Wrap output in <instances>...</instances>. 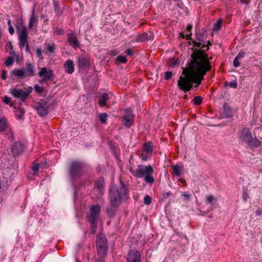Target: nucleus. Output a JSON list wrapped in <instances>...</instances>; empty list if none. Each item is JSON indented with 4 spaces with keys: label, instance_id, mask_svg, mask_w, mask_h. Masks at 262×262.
<instances>
[{
    "label": "nucleus",
    "instance_id": "nucleus-49",
    "mask_svg": "<svg viewBox=\"0 0 262 262\" xmlns=\"http://www.w3.org/2000/svg\"><path fill=\"white\" fill-rule=\"evenodd\" d=\"M125 53L128 55H132L133 54V51L132 49L129 48L125 51Z\"/></svg>",
    "mask_w": 262,
    "mask_h": 262
},
{
    "label": "nucleus",
    "instance_id": "nucleus-33",
    "mask_svg": "<svg viewBox=\"0 0 262 262\" xmlns=\"http://www.w3.org/2000/svg\"><path fill=\"white\" fill-rule=\"evenodd\" d=\"M202 100L203 99L201 96H195L193 99V102L195 105H199L202 103Z\"/></svg>",
    "mask_w": 262,
    "mask_h": 262
},
{
    "label": "nucleus",
    "instance_id": "nucleus-62",
    "mask_svg": "<svg viewBox=\"0 0 262 262\" xmlns=\"http://www.w3.org/2000/svg\"><path fill=\"white\" fill-rule=\"evenodd\" d=\"M96 262H104V261L103 260H102L101 259H98L96 260Z\"/></svg>",
    "mask_w": 262,
    "mask_h": 262
},
{
    "label": "nucleus",
    "instance_id": "nucleus-19",
    "mask_svg": "<svg viewBox=\"0 0 262 262\" xmlns=\"http://www.w3.org/2000/svg\"><path fill=\"white\" fill-rule=\"evenodd\" d=\"M11 74L19 79H23L26 77L24 69H15L12 71Z\"/></svg>",
    "mask_w": 262,
    "mask_h": 262
},
{
    "label": "nucleus",
    "instance_id": "nucleus-23",
    "mask_svg": "<svg viewBox=\"0 0 262 262\" xmlns=\"http://www.w3.org/2000/svg\"><path fill=\"white\" fill-rule=\"evenodd\" d=\"M173 170V174L176 176H180L183 170V166L178 164L171 165Z\"/></svg>",
    "mask_w": 262,
    "mask_h": 262
},
{
    "label": "nucleus",
    "instance_id": "nucleus-20",
    "mask_svg": "<svg viewBox=\"0 0 262 262\" xmlns=\"http://www.w3.org/2000/svg\"><path fill=\"white\" fill-rule=\"evenodd\" d=\"M26 76L32 77L34 75V68L32 64H26V69L25 70Z\"/></svg>",
    "mask_w": 262,
    "mask_h": 262
},
{
    "label": "nucleus",
    "instance_id": "nucleus-40",
    "mask_svg": "<svg viewBox=\"0 0 262 262\" xmlns=\"http://www.w3.org/2000/svg\"><path fill=\"white\" fill-rule=\"evenodd\" d=\"M214 200V198L213 195H209L206 196V202L207 203L212 204Z\"/></svg>",
    "mask_w": 262,
    "mask_h": 262
},
{
    "label": "nucleus",
    "instance_id": "nucleus-34",
    "mask_svg": "<svg viewBox=\"0 0 262 262\" xmlns=\"http://www.w3.org/2000/svg\"><path fill=\"white\" fill-rule=\"evenodd\" d=\"M14 58L10 56L6 59V60L5 62V64H6V66L9 67L13 64V63H14Z\"/></svg>",
    "mask_w": 262,
    "mask_h": 262
},
{
    "label": "nucleus",
    "instance_id": "nucleus-13",
    "mask_svg": "<svg viewBox=\"0 0 262 262\" xmlns=\"http://www.w3.org/2000/svg\"><path fill=\"white\" fill-rule=\"evenodd\" d=\"M36 110L40 116L44 117L48 114L49 106L46 102H39L37 104Z\"/></svg>",
    "mask_w": 262,
    "mask_h": 262
},
{
    "label": "nucleus",
    "instance_id": "nucleus-42",
    "mask_svg": "<svg viewBox=\"0 0 262 262\" xmlns=\"http://www.w3.org/2000/svg\"><path fill=\"white\" fill-rule=\"evenodd\" d=\"M172 75V73L171 72L167 71L165 73V79L166 80H169L171 78Z\"/></svg>",
    "mask_w": 262,
    "mask_h": 262
},
{
    "label": "nucleus",
    "instance_id": "nucleus-50",
    "mask_svg": "<svg viewBox=\"0 0 262 262\" xmlns=\"http://www.w3.org/2000/svg\"><path fill=\"white\" fill-rule=\"evenodd\" d=\"M55 32L58 35H61L63 33V30L62 29H60L59 28H57L55 30Z\"/></svg>",
    "mask_w": 262,
    "mask_h": 262
},
{
    "label": "nucleus",
    "instance_id": "nucleus-1",
    "mask_svg": "<svg viewBox=\"0 0 262 262\" xmlns=\"http://www.w3.org/2000/svg\"><path fill=\"white\" fill-rule=\"evenodd\" d=\"M192 50L193 51L190 56L191 60L182 72L184 76H180L178 81L179 89L185 93L192 89L193 83L200 85L212 67L210 61L212 57H208L206 50L193 48Z\"/></svg>",
    "mask_w": 262,
    "mask_h": 262
},
{
    "label": "nucleus",
    "instance_id": "nucleus-5",
    "mask_svg": "<svg viewBox=\"0 0 262 262\" xmlns=\"http://www.w3.org/2000/svg\"><path fill=\"white\" fill-rule=\"evenodd\" d=\"M241 139L248 143L251 147H258L260 145V141L257 139H253L249 129L243 127L241 134Z\"/></svg>",
    "mask_w": 262,
    "mask_h": 262
},
{
    "label": "nucleus",
    "instance_id": "nucleus-26",
    "mask_svg": "<svg viewBox=\"0 0 262 262\" xmlns=\"http://www.w3.org/2000/svg\"><path fill=\"white\" fill-rule=\"evenodd\" d=\"M7 128V122L5 118L0 119V132H3Z\"/></svg>",
    "mask_w": 262,
    "mask_h": 262
},
{
    "label": "nucleus",
    "instance_id": "nucleus-37",
    "mask_svg": "<svg viewBox=\"0 0 262 262\" xmlns=\"http://www.w3.org/2000/svg\"><path fill=\"white\" fill-rule=\"evenodd\" d=\"M192 43L193 46L197 47L198 48H199V49H204V48L206 47L205 45H202L201 43L200 42H197L196 41H192Z\"/></svg>",
    "mask_w": 262,
    "mask_h": 262
},
{
    "label": "nucleus",
    "instance_id": "nucleus-44",
    "mask_svg": "<svg viewBox=\"0 0 262 262\" xmlns=\"http://www.w3.org/2000/svg\"><path fill=\"white\" fill-rule=\"evenodd\" d=\"M34 89H35V91L38 93L42 92V91H43L42 88L38 86V85H36L34 86Z\"/></svg>",
    "mask_w": 262,
    "mask_h": 262
},
{
    "label": "nucleus",
    "instance_id": "nucleus-12",
    "mask_svg": "<svg viewBox=\"0 0 262 262\" xmlns=\"http://www.w3.org/2000/svg\"><path fill=\"white\" fill-rule=\"evenodd\" d=\"M67 41L69 45L75 49L80 47V41L78 38L73 32L68 34Z\"/></svg>",
    "mask_w": 262,
    "mask_h": 262
},
{
    "label": "nucleus",
    "instance_id": "nucleus-58",
    "mask_svg": "<svg viewBox=\"0 0 262 262\" xmlns=\"http://www.w3.org/2000/svg\"><path fill=\"white\" fill-rule=\"evenodd\" d=\"M192 28V26L191 25H188L186 28L187 31H190Z\"/></svg>",
    "mask_w": 262,
    "mask_h": 262
},
{
    "label": "nucleus",
    "instance_id": "nucleus-53",
    "mask_svg": "<svg viewBox=\"0 0 262 262\" xmlns=\"http://www.w3.org/2000/svg\"><path fill=\"white\" fill-rule=\"evenodd\" d=\"M118 53V52L116 50H112L110 51V55H115L117 54Z\"/></svg>",
    "mask_w": 262,
    "mask_h": 262
},
{
    "label": "nucleus",
    "instance_id": "nucleus-43",
    "mask_svg": "<svg viewBox=\"0 0 262 262\" xmlns=\"http://www.w3.org/2000/svg\"><path fill=\"white\" fill-rule=\"evenodd\" d=\"M239 60L236 57H235L234 60H233V66L234 67L236 68L238 67L240 65V63L239 62Z\"/></svg>",
    "mask_w": 262,
    "mask_h": 262
},
{
    "label": "nucleus",
    "instance_id": "nucleus-55",
    "mask_svg": "<svg viewBox=\"0 0 262 262\" xmlns=\"http://www.w3.org/2000/svg\"><path fill=\"white\" fill-rule=\"evenodd\" d=\"M179 181L181 182L182 184L184 185V186H186V181L183 179H180Z\"/></svg>",
    "mask_w": 262,
    "mask_h": 262
},
{
    "label": "nucleus",
    "instance_id": "nucleus-21",
    "mask_svg": "<svg viewBox=\"0 0 262 262\" xmlns=\"http://www.w3.org/2000/svg\"><path fill=\"white\" fill-rule=\"evenodd\" d=\"M108 100V94L106 93H104L100 96L98 104L100 106H104L106 105Z\"/></svg>",
    "mask_w": 262,
    "mask_h": 262
},
{
    "label": "nucleus",
    "instance_id": "nucleus-32",
    "mask_svg": "<svg viewBox=\"0 0 262 262\" xmlns=\"http://www.w3.org/2000/svg\"><path fill=\"white\" fill-rule=\"evenodd\" d=\"M151 156V155L142 151V152L140 155V157L141 158L142 160L145 161H147V159H148Z\"/></svg>",
    "mask_w": 262,
    "mask_h": 262
},
{
    "label": "nucleus",
    "instance_id": "nucleus-4",
    "mask_svg": "<svg viewBox=\"0 0 262 262\" xmlns=\"http://www.w3.org/2000/svg\"><path fill=\"white\" fill-rule=\"evenodd\" d=\"M96 249L98 255L100 257H104L107 252V243L105 236L103 234H99L96 236Z\"/></svg>",
    "mask_w": 262,
    "mask_h": 262
},
{
    "label": "nucleus",
    "instance_id": "nucleus-61",
    "mask_svg": "<svg viewBox=\"0 0 262 262\" xmlns=\"http://www.w3.org/2000/svg\"><path fill=\"white\" fill-rule=\"evenodd\" d=\"M8 25L9 26V27L10 26H12V25H11V20L10 19H9L8 21Z\"/></svg>",
    "mask_w": 262,
    "mask_h": 262
},
{
    "label": "nucleus",
    "instance_id": "nucleus-36",
    "mask_svg": "<svg viewBox=\"0 0 262 262\" xmlns=\"http://www.w3.org/2000/svg\"><path fill=\"white\" fill-rule=\"evenodd\" d=\"M116 60L119 63H126L127 62L126 57L121 55L118 56Z\"/></svg>",
    "mask_w": 262,
    "mask_h": 262
},
{
    "label": "nucleus",
    "instance_id": "nucleus-24",
    "mask_svg": "<svg viewBox=\"0 0 262 262\" xmlns=\"http://www.w3.org/2000/svg\"><path fill=\"white\" fill-rule=\"evenodd\" d=\"M37 23V18L35 16L34 14V12H33L31 15L30 20L29 23L28 27L31 29L33 27L34 25H36Z\"/></svg>",
    "mask_w": 262,
    "mask_h": 262
},
{
    "label": "nucleus",
    "instance_id": "nucleus-64",
    "mask_svg": "<svg viewBox=\"0 0 262 262\" xmlns=\"http://www.w3.org/2000/svg\"><path fill=\"white\" fill-rule=\"evenodd\" d=\"M10 47L11 48H12V45H11V43H10Z\"/></svg>",
    "mask_w": 262,
    "mask_h": 262
},
{
    "label": "nucleus",
    "instance_id": "nucleus-11",
    "mask_svg": "<svg viewBox=\"0 0 262 262\" xmlns=\"http://www.w3.org/2000/svg\"><path fill=\"white\" fill-rule=\"evenodd\" d=\"M126 262H141L140 252L136 249L129 250L127 255Z\"/></svg>",
    "mask_w": 262,
    "mask_h": 262
},
{
    "label": "nucleus",
    "instance_id": "nucleus-17",
    "mask_svg": "<svg viewBox=\"0 0 262 262\" xmlns=\"http://www.w3.org/2000/svg\"><path fill=\"white\" fill-rule=\"evenodd\" d=\"M90 66V59L87 57H81L78 59V67L80 69H85Z\"/></svg>",
    "mask_w": 262,
    "mask_h": 262
},
{
    "label": "nucleus",
    "instance_id": "nucleus-3",
    "mask_svg": "<svg viewBox=\"0 0 262 262\" xmlns=\"http://www.w3.org/2000/svg\"><path fill=\"white\" fill-rule=\"evenodd\" d=\"M129 171L134 177L137 178H144V180L147 183L152 184L155 182V179L152 175L154 169L150 165L146 166L140 164L138 165L135 170L130 168Z\"/></svg>",
    "mask_w": 262,
    "mask_h": 262
},
{
    "label": "nucleus",
    "instance_id": "nucleus-25",
    "mask_svg": "<svg viewBox=\"0 0 262 262\" xmlns=\"http://www.w3.org/2000/svg\"><path fill=\"white\" fill-rule=\"evenodd\" d=\"M15 114L18 119H20L23 118V116L25 114V111L23 108L18 107L16 108V110L15 111Z\"/></svg>",
    "mask_w": 262,
    "mask_h": 262
},
{
    "label": "nucleus",
    "instance_id": "nucleus-56",
    "mask_svg": "<svg viewBox=\"0 0 262 262\" xmlns=\"http://www.w3.org/2000/svg\"><path fill=\"white\" fill-rule=\"evenodd\" d=\"M209 46H211V43L209 41H208L207 45H206V49H205V50H206V51H207L209 49Z\"/></svg>",
    "mask_w": 262,
    "mask_h": 262
},
{
    "label": "nucleus",
    "instance_id": "nucleus-39",
    "mask_svg": "<svg viewBox=\"0 0 262 262\" xmlns=\"http://www.w3.org/2000/svg\"><path fill=\"white\" fill-rule=\"evenodd\" d=\"M4 102L7 104H9L10 106H13V103L11 102V99L10 98L7 97V96H5L4 97Z\"/></svg>",
    "mask_w": 262,
    "mask_h": 262
},
{
    "label": "nucleus",
    "instance_id": "nucleus-59",
    "mask_svg": "<svg viewBox=\"0 0 262 262\" xmlns=\"http://www.w3.org/2000/svg\"><path fill=\"white\" fill-rule=\"evenodd\" d=\"M191 33L189 34H187L186 36V39L187 40L191 39Z\"/></svg>",
    "mask_w": 262,
    "mask_h": 262
},
{
    "label": "nucleus",
    "instance_id": "nucleus-31",
    "mask_svg": "<svg viewBox=\"0 0 262 262\" xmlns=\"http://www.w3.org/2000/svg\"><path fill=\"white\" fill-rule=\"evenodd\" d=\"M223 21L222 19H219L213 26V30L217 31L220 30L222 25Z\"/></svg>",
    "mask_w": 262,
    "mask_h": 262
},
{
    "label": "nucleus",
    "instance_id": "nucleus-6",
    "mask_svg": "<svg viewBox=\"0 0 262 262\" xmlns=\"http://www.w3.org/2000/svg\"><path fill=\"white\" fill-rule=\"evenodd\" d=\"M17 29L20 31L19 34V40L20 47L24 48L25 45L29 43L28 38V32L26 26H21L19 28H17Z\"/></svg>",
    "mask_w": 262,
    "mask_h": 262
},
{
    "label": "nucleus",
    "instance_id": "nucleus-28",
    "mask_svg": "<svg viewBox=\"0 0 262 262\" xmlns=\"http://www.w3.org/2000/svg\"><path fill=\"white\" fill-rule=\"evenodd\" d=\"M147 39H148L147 34V33H142V34H139L137 36V37L136 38V41L143 42V41H144L145 40H147Z\"/></svg>",
    "mask_w": 262,
    "mask_h": 262
},
{
    "label": "nucleus",
    "instance_id": "nucleus-47",
    "mask_svg": "<svg viewBox=\"0 0 262 262\" xmlns=\"http://www.w3.org/2000/svg\"><path fill=\"white\" fill-rule=\"evenodd\" d=\"M6 73H7V72L6 70H3L2 71V75H1V78L3 80H5L7 78V76H6Z\"/></svg>",
    "mask_w": 262,
    "mask_h": 262
},
{
    "label": "nucleus",
    "instance_id": "nucleus-22",
    "mask_svg": "<svg viewBox=\"0 0 262 262\" xmlns=\"http://www.w3.org/2000/svg\"><path fill=\"white\" fill-rule=\"evenodd\" d=\"M152 144L151 142H146L144 144L142 149L143 151L152 155Z\"/></svg>",
    "mask_w": 262,
    "mask_h": 262
},
{
    "label": "nucleus",
    "instance_id": "nucleus-30",
    "mask_svg": "<svg viewBox=\"0 0 262 262\" xmlns=\"http://www.w3.org/2000/svg\"><path fill=\"white\" fill-rule=\"evenodd\" d=\"M107 117L108 116L106 113H101L99 115V121L101 123L105 124L106 122Z\"/></svg>",
    "mask_w": 262,
    "mask_h": 262
},
{
    "label": "nucleus",
    "instance_id": "nucleus-60",
    "mask_svg": "<svg viewBox=\"0 0 262 262\" xmlns=\"http://www.w3.org/2000/svg\"><path fill=\"white\" fill-rule=\"evenodd\" d=\"M172 195L171 192H168L166 193V196H169Z\"/></svg>",
    "mask_w": 262,
    "mask_h": 262
},
{
    "label": "nucleus",
    "instance_id": "nucleus-63",
    "mask_svg": "<svg viewBox=\"0 0 262 262\" xmlns=\"http://www.w3.org/2000/svg\"><path fill=\"white\" fill-rule=\"evenodd\" d=\"M174 65V63H171L170 64V66H172V67H173Z\"/></svg>",
    "mask_w": 262,
    "mask_h": 262
},
{
    "label": "nucleus",
    "instance_id": "nucleus-9",
    "mask_svg": "<svg viewBox=\"0 0 262 262\" xmlns=\"http://www.w3.org/2000/svg\"><path fill=\"white\" fill-rule=\"evenodd\" d=\"M38 75L40 78H42L41 82H45L48 81L53 80L54 77V75L53 71L51 70L48 71L47 68L44 67L42 68L38 73Z\"/></svg>",
    "mask_w": 262,
    "mask_h": 262
},
{
    "label": "nucleus",
    "instance_id": "nucleus-16",
    "mask_svg": "<svg viewBox=\"0 0 262 262\" xmlns=\"http://www.w3.org/2000/svg\"><path fill=\"white\" fill-rule=\"evenodd\" d=\"M24 147L20 142H15L12 146V152L14 155H18L23 152Z\"/></svg>",
    "mask_w": 262,
    "mask_h": 262
},
{
    "label": "nucleus",
    "instance_id": "nucleus-27",
    "mask_svg": "<svg viewBox=\"0 0 262 262\" xmlns=\"http://www.w3.org/2000/svg\"><path fill=\"white\" fill-rule=\"evenodd\" d=\"M45 46L48 52L52 53L55 52V46L54 43H46L45 44Z\"/></svg>",
    "mask_w": 262,
    "mask_h": 262
},
{
    "label": "nucleus",
    "instance_id": "nucleus-48",
    "mask_svg": "<svg viewBox=\"0 0 262 262\" xmlns=\"http://www.w3.org/2000/svg\"><path fill=\"white\" fill-rule=\"evenodd\" d=\"M237 85V83L235 81H231L229 83V86L231 88H236Z\"/></svg>",
    "mask_w": 262,
    "mask_h": 262
},
{
    "label": "nucleus",
    "instance_id": "nucleus-35",
    "mask_svg": "<svg viewBox=\"0 0 262 262\" xmlns=\"http://www.w3.org/2000/svg\"><path fill=\"white\" fill-rule=\"evenodd\" d=\"M107 215L110 217H113L115 215V211L111 208L107 207L106 209Z\"/></svg>",
    "mask_w": 262,
    "mask_h": 262
},
{
    "label": "nucleus",
    "instance_id": "nucleus-52",
    "mask_svg": "<svg viewBox=\"0 0 262 262\" xmlns=\"http://www.w3.org/2000/svg\"><path fill=\"white\" fill-rule=\"evenodd\" d=\"M9 32L11 35L14 33V30L12 26L9 27Z\"/></svg>",
    "mask_w": 262,
    "mask_h": 262
},
{
    "label": "nucleus",
    "instance_id": "nucleus-45",
    "mask_svg": "<svg viewBox=\"0 0 262 262\" xmlns=\"http://www.w3.org/2000/svg\"><path fill=\"white\" fill-rule=\"evenodd\" d=\"M36 54H37V55L38 57L42 59V51H41V49H40V48H37V50H36Z\"/></svg>",
    "mask_w": 262,
    "mask_h": 262
},
{
    "label": "nucleus",
    "instance_id": "nucleus-29",
    "mask_svg": "<svg viewBox=\"0 0 262 262\" xmlns=\"http://www.w3.org/2000/svg\"><path fill=\"white\" fill-rule=\"evenodd\" d=\"M90 223L91 224L90 233L94 234L96 231L97 227V222H90Z\"/></svg>",
    "mask_w": 262,
    "mask_h": 262
},
{
    "label": "nucleus",
    "instance_id": "nucleus-14",
    "mask_svg": "<svg viewBox=\"0 0 262 262\" xmlns=\"http://www.w3.org/2000/svg\"><path fill=\"white\" fill-rule=\"evenodd\" d=\"M82 164L79 162H73L70 166V173L72 176L79 174L80 170L82 168Z\"/></svg>",
    "mask_w": 262,
    "mask_h": 262
},
{
    "label": "nucleus",
    "instance_id": "nucleus-7",
    "mask_svg": "<svg viewBox=\"0 0 262 262\" xmlns=\"http://www.w3.org/2000/svg\"><path fill=\"white\" fill-rule=\"evenodd\" d=\"M100 213V206L99 205L92 206L90 209V213L88 216L89 222H97Z\"/></svg>",
    "mask_w": 262,
    "mask_h": 262
},
{
    "label": "nucleus",
    "instance_id": "nucleus-54",
    "mask_svg": "<svg viewBox=\"0 0 262 262\" xmlns=\"http://www.w3.org/2000/svg\"><path fill=\"white\" fill-rule=\"evenodd\" d=\"M183 196L184 197L185 200H188L190 199V195L186 193H184Z\"/></svg>",
    "mask_w": 262,
    "mask_h": 262
},
{
    "label": "nucleus",
    "instance_id": "nucleus-57",
    "mask_svg": "<svg viewBox=\"0 0 262 262\" xmlns=\"http://www.w3.org/2000/svg\"><path fill=\"white\" fill-rule=\"evenodd\" d=\"M26 47V51L27 52H29L30 51V47H29V43L27 44L26 45H25V46Z\"/></svg>",
    "mask_w": 262,
    "mask_h": 262
},
{
    "label": "nucleus",
    "instance_id": "nucleus-46",
    "mask_svg": "<svg viewBox=\"0 0 262 262\" xmlns=\"http://www.w3.org/2000/svg\"><path fill=\"white\" fill-rule=\"evenodd\" d=\"M245 53L244 52L240 51L238 55L236 56V58H237L238 59H240L241 58H242L244 57Z\"/></svg>",
    "mask_w": 262,
    "mask_h": 262
},
{
    "label": "nucleus",
    "instance_id": "nucleus-10",
    "mask_svg": "<svg viewBox=\"0 0 262 262\" xmlns=\"http://www.w3.org/2000/svg\"><path fill=\"white\" fill-rule=\"evenodd\" d=\"M125 114L122 119V122L125 126L129 127L133 124L134 115L130 109L125 110Z\"/></svg>",
    "mask_w": 262,
    "mask_h": 262
},
{
    "label": "nucleus",
    "instance_id": "nucleus-51",
    "mask_svg": "<svg viewBox=\"0 0 262 262\" xmlns=\"http://www.w3.org/2000/svg\"><path fill=\"white\" fill-rule=\"evenodd\" d=\"M196 37L198 38V39L200 41H203V39H204V37L203 35H201V34H199L198 33H196Z\"/></svg>",
    "mask_w": 262,
    "mask_h": 262
},
{
    "label": "nucleus",
    "instance_id": "nucleus-8",
    "mask_svg": "<svg viewBox=\"0 0 262 262\" xmlns=\"http://www.w3.org/2000/svg\"><path fill=\"white\" fill-rule=\"evenodd\" d=\"M30 92L31 91L29 92L16 88L12 89L11 91V94L14 98L19 99L22 102H24L26 100Z\"/></svg>",
    "mask_w": 262,
    "mask_h": 262
},
{
    "label": "nucleus",
    "instance_id": "nucleus-2",
    "mask_svg": "<svg viewBox=\"0 0 262 262\" xmlns=\"http://www.w3.org/2000/svg\"><path fill=\"white\" fill-rule=\"evenodd\" d=\"M109 193L110 205L113 208L118 207L121 203L126 201L128 198V188L122 181L119 186L112 185Z\"/></svg>",
    "mask_w": 262,
    "mask_h": 262
},
{
    "label": "nucleus",
    "instance_id": "nucleus-18",
    "mask_svg": "<svg viewBox=\"0 0 262 262\" xmlns=\"http://www.w3.org/2000/svg\"><path fill=\"white\" fill-rule=\"evenodd\" d=\"M65 71L68 74H72L74 71L73 61L71 60H67L63 65Z\"/></svg>",
    "mask_w": 262,
    "mask_h": 262
},
{
    "label": "nucleus",
    "instance_id": "nucleus-38",
    "mask_svg": "<svg viewBox=\"0 0 262 262\" xmlns=\"http://www.w3.org/2000/svg\"><path fill=\"white\" fill-rule=\"evenodd\" d=\"M151 203V198L148 195H146L144 198V203L145 205H149Z\"/></svg>",
    "mask_w": 262,
    "mask_h": 262
},
{
    "label": "nucleus",
    "instance_id": "nucleus-41",
    "mask_svg": "<svg viewBox=\"0 0 262 262\" xmlns=\"http://www.w3.org/2000/svg\"><path fill=\"white\" fill-rule=\"evenodd\" d=\"M39 165L38 164H35L33 166L32 169V170L33 171L34 174H36L37 172V171L39 170Z\"/></svg>",
    "mask_w": 262,
    "mask_h": 262
},
{
    "label": "nucleus",
    "instance_id": "nucleus-15",
    "mask_svg": "<svg viewBox=\"0 0 262 262\" xmlns=\"http://www.w3.org/2000/svg\"><path fill=\"white\" fill-rule=\"evenodd\" d=\"M94 189H96L99 193V195L103 194L104 189V179L103 177L99 178L95 183Z\"/></svg>",
    "mask_w": 262,
    "mask_h": 262
}]
</instances>
